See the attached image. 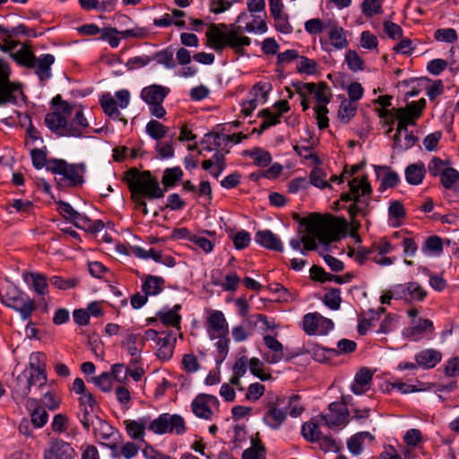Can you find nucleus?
<instances>
[{"label": "nucleus", "mask_w": 459, "mask_h": 459, "mask_svg": "<svg viewBox=\"0 0 459 459\" xmlns=\"http://www.w3.org/2000/svg\"><path fill=\"white\" fill-rule=\"evenodd\" d=\"M73 105L64 103L63 111L55 110L45 116L46 126L59 137H84L87 136L86 130L89 128V122L84 116L82 108L76 109L73 115Z\"/></svg>", "instance_id": "1"}, {"label": "nucleus", "mask_w": 459, "mask_h": 459, "mask_svg": "<svg viewBox=\"0 0 459 459\" xmlns=\"http://www.w3.org/2000/svg\"><path fill=\"white\" fill-rule=\"evenodd\" d=\"M300 224L305 225L310 234H304L301 237L305 250L316 249V238L323 244H330L340 238L341 225L337 219L332 215L321 216L317 213H312L309 217L304 218Z\"/></svg>", "instance_id": "2"}, {"label": "nucleus", "mask_w": 459, "mask_h": 459, "mask_svg": "<svg viewBox=\"0 0 459 459\" xmlns=\"http://www.w3.org/2000/svg\"><path fill=\"white\" fill-rule=\"evenodd\" d=\"M206 37L215 51L219 52L229 47L238 56H245L244 48L251 44L250 38L241 35L240 27H236L234 24H231L227 31H222L216 24L212 23L206 32Z\"/></svg>", "instance_id": "3"}, {"label": "nucleus", "mask_w": 459, "mask_h": 459, "mask_svg": "<svg viewBox=\"0 0 459 459\" xmlns=\"http://www.w3.org/2000/svg\"><path fill=\"white\" fill-rule=\"evenodd\" d=\"M350 191L342 193L341 200L343 202L352 201L348 207V212L351 220L356 216H367L369 212L368 206L370 204L372 187L367 178L359 180L353 178L349 182Z\"/></svg>", "instance_id": "4"}, {"label": "nucleus", "mask_w": 459, "mask_h": 459, "mask_svg": "<svg viewBox=\"0 0 459 459\" xmlns=\"http://www.w3.org/2000/svg\"><path fill=\"white\" fill-rule=\"evenodd\" d=\"M126 180L131 193H137L148 199L164 196L165 190L160 187L157 178L149 170L140 172L135 168L130 169L126 172Z\"/></svg>", "instance_id": "5"}, {"label": "nucleus", "mask_w": 459, "mask_h": 459, "mask_svg": "<svg viewBox=\"0 0 459 459\" xmlns=\"http://www.w3.org/2000/svg\"><path fill=\"white\" fill-rule=\"evenodd\" d=\"M48 171L58 176L56 181L60 188L74 187L83 183L85 166L70 164L63 159H50Z\"/></svg>", "instance_id": "6"}, {"label": "nucleus", "mask_w": 459, "mask_h": 459, "mask_svg": "<svg viewBox=\"0 0 459 459\" xmlns=\"http://www.w3.org/2000/svg\"><path fill=\"white\" fill-rule=\"evenodd\" d=\"M286 396L273 393L268 394L265 403V412L263 421L273 429H278L287 419V412L284 409Z\"/></svg>", "instance_id": "7"}, {"label": "nucleus", "mask_w": 459, "mask_h": 459, "mask_svg": "<svg viewBox=\"0 0 459 459\" xmlns=\"http://www.w3.org/2000/svg\"><path fill=\"white\" fill-rule=\"evenodd\" d=\"M148 429L159 435L165 433L182 435L186 430L184 419L180 415L169 413L160 414L149 423Z\"/></svg>", "instance_id": "8"}, {"label": "nucleus", "mask_w": 459, "mask_h": 459, "mask_svg": "<svg viewBox=\"0 0 459 459\" xmlns=\"http://www.w3.org/2000/svg\"><path fill=\"white\" fill-rule=\"evenodd\" d=\"M99 405L92 394H84L79 398V411L77 417L83 429L87 431L100 420Z\"/></svg>", "instance_id": "9"}, {"label": "nucleus", "mask_w": 459, "mask_h": 459, "mask_svg": "<svg viewBox=\"0 0 459 459\" xmlns=\"http://www.w3.org/2000/svg\"><path fill=\"white\" fill-rule=\"evenodd\" d=\"M92 427L96 439L111 449L114 458H119L118 447L115 442L116 436L118 435L116 429L101 419L98 420Z\"/></svg>", "instance_id": "10"}, {"label": "nucleus", "mask_w": 459, "mask_h": 459, "mask_svg": "<svg viewBox=\"0 0 459 459\" xmlns=\"http://www.w3.org/2000/svg\"><path fill=\"white\" fill-rule=\"evenodd\" d=\"M18 95L23 97L21 86L9 80V67L0 66V105L17 103Z\"/></svg>", "instance_id": "11"}, {"label": "nucleus", "mask_w": 459, "mask_h": 459, "mask_svg": "<svg viewBox=\"0 0 459 459\" xmlns=\"http://www.w3.org/2000/svg\"><path fill=\"white\" fill-rule=\"evenodd\" d=\"M303 330L308 335H325L333 328L331 319L322 316L319 313H308L303 317Z\"/></svg>", "instance_id": "12"}, {"label": "nucleus", "mask_w": 459, "mask_h": 459, "mask_svg": "<svg viewBox=\"0 0 459 459\" xmlns=\"http://www.w3.org/2000/svg\"><path fill=\"white\" fill-rule=\"evenodd\" d=\"M38 385L39 387V380H36L34 376L29 371H22L14 379L12 385V396L17 402L27 401L28 394L31 386Z\"/></svg>", "instance_id": "13"}, {"label": "nucleus", "mask_w": 459, "mask_h": 459, "mask_svg": "<svg viewBox=\"0 0 459 459\" xmlns=\"http://www.w3.org/2000/svg\"><path fill=\"white\" fill-rule=\"evenodd\" d=\"M394 294L396 295V299H403L407 303H412L423 301L427 296V291L420 283L411 281L405 284L394 285Z\"/></svg>", "instance_id": "14"}, {"label": "nucleus", "mask_w": 459, "mask_h": 459, "mask_svg": "<svg viewBox=\"0 0 459 459\" xmlns=\"http://www.w3.org/2000/svg\"><path fill=\"white\" fill-rule=\"evenodd\" d=\"M329 411L319 416L320 423L329 428L339 427L347 422L348 411L344 404L340 403H332L329 404Z\"/></svg>", "instance_id": "15"}, {"label": "nucleus", "mask_w": 459, "mask_h": 459, "mask_svg": "<svg viewBox=\"0 0 459 459\" xmlns=\"http://www.w3.org/2000/svg\"><path fill=\"white\" fill-rule=\"evenodd\" d=\"M74 455L71 445L60 438H51L43 452L44 459H72Z\"/></svg>", "instance_id": "16"}, {"label": "nucleus", "mask_w": 459, "mask_h": 459, "mask_svg": "<svg viewBox=\"0 0 459 459\" xmlns=\"http://www.w3.org/2000/svg\"><path fill=\"white\" fill-rule=\"evenodd\" d=\"M207 331L211 339L217 337H227L229 334V325L221 311L215 310L207 319Z\"/></svg>", "instance_id": "17"}, {"label": "nucleus", "mask_w": 459, "mask_h": 459, "mask_svg": "<svg viewBox=\"0 0 459 459\" xmlns=\"http://www.w3.org/2000/svg\"><path fill=\"white\" fill-rule=\"evenodd\" d=\"M7 307L18 312L23 321L29 320L32 313L37 309L35 301L25 293L12 300V303Z\"/></svg>", "instance_id": "18"}, {"label": "nucleus", "mask_w": 459, "mask_h": 459, "mask_svg": "<svg viewBox=\"0 0 459 459\" xmlns=\"http://www.w3.org/2000/svg\"><path fill=\"white\" fill-rule=\"evenodd\" d=\"M30 368L24 371L31 373L36 380H39V387L46 385L47 384V374H46V363L45 356L42 353L36 352L30 356Z\"/></svg>", "instance_id": "19"}, {"label": "nucleus", "mask_w": 459, "mask_h": 459, "mask_svg": "<svg viewBox=\"0 0 459 459\" xmlns=\"http://www.w3.org/2000/svg\"><path fill=\"white\" fill-rule=\"evenodd\" d=\"M264 342L271 352L264 353V359L269 364H276L280 362L283 357V345L273 336H264Z\"/></svg>", "instance_id": "20"}, {"label": "nucleus", "mask_w": 459, "mask_h": 459, "mask_svg": "<svg viewBox=\"0 0 459 459\" xmlns=\"http://www.w3.org/2000/svg\"><path fill=\"white\" fill-rule=\"evenodd\" d=\"M434 330L433 322L427 318H420L413 325L404 329L403 334L412 341H419L426 333H432Z\"/></svg>", "instance_id": "21"}, {"label": "nucleus", "mask_w": 459, "mask_h": 459, "mask_svg": "<svg viewBox=\"0 0 459 459\" xmlns=\"http://www.w3.org/2000/svg\"><path fill=\"white\" fill-rule=\"evenodd\" d=\"M25 406L30 411L31 423L35 428L39 429L46 425L48 420V413L39 404L37 399H27Z\"/></svg>", "instance_id": "22"}, {"label": "nucleus", "mask_w": 459, "mask_h": 459, "mask_svg": "<svg viewBox=\"0 0 459 459\" xmlns=\"http://www.w3.org/2000/svg\"><path fill=\"white\" fill-rule=\"evenodd\" d=\"M169 90L167 87L152 84L142 90L141 98L150 106L162 103Z\"/></svg>", "instance_id": "23"}, {"label": "nucleus", "mask_w": 459, "mask_h": 459, "mask_svg": "<svg viewBox=\"0 0 459 459\" xmlns=\"http://www.w3.org/2000/svg\"><path fill=\"white\" fill-rule=\"evenodd\" d=\"M255 240L260 246L267 249L278 252L283 250V245L281 239L269 230L257 231L255 235Z\"/></svg>", "instance_id": "24"}, {"label": "nucleus", "mask_w": 459, "mask_h": 459, "mask_svg": "<svg viewBox=\"0 0 459 459\" xmlns=\"http://www.w3.org/2000/svg\"><path fill=\"white\" fill-rule=\"evenodd\" d=\"M55 63V56L51 54H43L35 57L32 68L41 82L51 77V65Z\"/></svg>", "instance_id": "25"}, {"label": "nucleus", "mask_w": 459, "mask_h": 459, "mask_svg": "<svg viewBox=\"0 0 459 459\" xmlns=\"http://www.w3.org/2000/svg\"><path fill=\"white\" fill-rule=\"evenodd\" d=\"M377 179L381 181L379 190L384 191L389 187H394L400 181L398 174L387 166H375Z\"/></svg>", "instance_id": "26"}, {"label": "nucleus", "mask_w": 459, "mask_h": 459, "mask_svg": "<svg viewBox=\"0 0 459 459\" xmlns=\"http://www.w3.org/2000/svg\"><path fill=\"white\" fill-rule=\"evenodd\" d=\"M373 373L367 368L359 369L354 377V381L351 385L352 393L355 394H362L366 393L371 385Z\"/></svg>", "instance_id": "27"}, {"label": "nucleus", "mask_w": 459, "mask_h": 459, "mask_svg": "<svg viewBox=\"0 0 459 459\" xmlns=\"http://www.w3.org/2000/svg\"><path fill=\"white\" fill-rule=\"evenodd\" d=\"M442 359V354L439 351L434 349H426L415 355L417 364L423 368H433Z\"/></svg>", "instance_id": "28"}, {"label": "nucleus", "mask_w": 459, "mask_h": 459, "mask_svg": "<svg viewBox=\"0 0 459 459\" xmlns=\"http://www.w3.org/2000/svg\"><path fill=\"white\" fill-rule=\"evenodd\" d=\"M175 343L176 338L171 332L162 337H159L157 340V357L161 360H169L173 355Z\"/></svg>", "instance_id": "29"}, {"label": "nucleus", "mask_w": 459, "mask_h": 459, "mask_svg": "<svg viewBox=\"0 0 459 459\" xmlns=\"http://www.w3.org/2000/svg\"><path fill=\"white\" fill-rule=\"evenodd\" d=\"M100 102L103 109V112L107 116H108L112 119H118L120 121H123L125 125L127 124V120L124 118L121 112L117 108L116 100L109 93L102 95L101 99L100 100Z\"/></svg>", "instance_id": "30"}, {"label": "nucleus", "mask_w": 459, "mask_h": 459, "mask_svg": "<svg viewBox=\"0 0 459 459\" xmlns=\"http://www.w3.org/2000/svg\"><path fill=\"white\" fill-rule=\"evenodd\" d=\"M181 309L180 304H176L171 309L160 310L157 312V317L167 326L179 327L181 323V316L178 311Z\"/></svg>", "instance_id": "31"}, {"label": "nucleus", "mask_w": 459, "mask_h": 459, "mask_svg": "<svg viewBox=\"0 0 459 459\" xmlns=\"http://www.w3.org/2000/svg\"><path fill=\"white\" fill-rule=\"evenodd\" d=\"M149 417H143L137 420H126L124 421L127 434L133 439H139L143 437L144 429L149 423Z\"/></svg>", "instance_id": "32"}, {"label": "nucleus", "mask_w": 459, "mask_h": 459, "mask_svg": "<svg viewBox=\"0 0 459 459\" xmlns=\"http://www.w3.org/2000/svg\"><path fill=\"white\" fill-rule=\"evenodd\" d=\"M24 281L39 295H45L48 292V282L45 275L39 273L23 274Z\"/></svg>", "instance_id": "33"}, {"label": "nucleus", "mask_w": 459, "mask_h": 459, "mask_svg": "<svg viewBox=\"0 0 459 459\" xmlns=\"http://www.w3.org/2000/svg\"><path fill=\"white\" fill-rule=\"evenodd\" d=\"M426 168L424 163L417 162L410 164L405 169V178L406 181L411 185H420L425 176Z\"/></svg>", "instance_id": "34"}, {"label": "nucleus", "mask_w": 459, "mask_h": 459, "mask_svg": "<svg viewBox=\"0 0 459 459\" xmlns=\"http://www.w3.org/2000/svg\"><path fill=\"white\" fill-rule=\"evenodd\" d=\"M259 92L261 93V98L264 100V101H265L266 92L264 91V86L257 83L252 89V91H251L252 98L242 102L241 112L246 117L251 115V113L256 108L257 98H258Z\"/></svg>", "instance_id": "35"}, {"label": "nucleus", "mask_w": 459, "mask_h": 459, "mask_svg": "<svg viewBox=\"0 0 459 459\" xmlns=\"http://www.w3.org/2000/svg\"><path fill=\"white\" fill-rule=\"evenodd\" d=\"M328 36L332 46L335 49H343L347 48L348 40L345 35V30L342 27L336 24L329 25Z\"/></svg>", "instance_id": "36"}, {"label": "nucleus", "mask_w": 459, "mask_h": 459, "mask_svg": "<svg viewBox=\"0 0 459 459\" xmlns=\"http://www.w3.org/2000/svg\"><path fill=\"white\" fill-rule=\"evenodd\" d=\"M164 279L159 276L148 275L142 285V290L147 296H155L163 290Z\"/></svg>", "instance_id": "37"}, {"label": "nucleus", "mask_w": 459, "mask_h": 459, "mask_svg": "<svg viewBox=\"0 0 459 459\" xmlns=\"http://www.w3.org/2000/svg\"><path fill=\"white\" fill-rule=\"evenodd\" d=\"M245 154L251 157L254 160V164L257 167H267L272 162L270 152L259 147L247 150Z\"/></svg>", "instance_id": "38"}, {"label": "nucleus", "mask_w": 459, "mask_h": 459, "mask_svg": "<svg viewBox=\"0 0 459 459\" xmlns=\"http://www.w3.org/2000/svg\"><path fill=\"white\" fill-rule=\"evenodd\" d=\"M191 407L192 411L196 417L204 420L212 419V411L207 404V401H204V397L196 396L192 402Z\"/></svg>", "instance_id": "39"}, {"label": "nucleus", "mask_w": 459, "mask_h": 459, "mask_svg": "<svg viewBox=\"0 0 459 459\" xmlns=\"http://www.w3.org/2000/svg\"><path fill=\"white\" fill-rule=\"evenodd\" d=\"M128 353L132 357H138L145 344L144 337L141 334L130 333L126 339Z\"/></svg>", "instance_id": "40"}, {"label": "nucleus", "mask_w": 459, "mask_h": 459, "mask_svg": "<svg viewBox=\"0 0 459 459\" xmlns=\"http://www.w3.org/2000/svg\"><path fill=\"white\" fill-rule=\"evenodd\" d=\"M251 442L252 446L243 451L242 459H265L264 447L261 440L252 438Z\"/></svg>", "instance_id": "41"}, {"label": "nucleus", "mask_w": 459, "mask_h": 459, "mask_svg": "<svg viewBox=\"0 0 459 459\" xmlns=\"http://www.w3.org/2000/svg\"><path fill=\"white\" fill-rule=\"evenodd\" d=\"M183 177V171L179 167L168 168L164 170L161 182L167 188L172 187L176 183L181 180Z\"/></svg>", "instance_id": "42"}, {"label": "nucleus", "mask_w": 459, "mask_h": 459, "mask_svg": "<svg viewBox=\"0 0 459 459\" xmlns=\"http://www.w3.org/2000/svg\"><path fill=\"white\" fill-rule=\"evenodd\" d=\"M440 181L445 188L456 190L459 188V172L454 168H448L440 176Z\"/></svg>", "instance_id": "43"}, {"label": "nucleus", "mask_w": 459, "mask_h": 459, "mask_svg": "<svg viewBox=\"0 0 459 459\" xmlns=\"http://www.w3.org/2000/svg\"><path fill=\"white\" fill-rule=\"evenodd\" d=\"M35 55L33 52L28 48L27 47H22L19 50H17L14 54H13V58L20 65L26 66L28 68H32L35 63Z\"/></svg>", "instance_id": "44"}, {"label": "nucleus", "mask_w": 459, "mask_h": 459, "mask_svg": "<svg viewBox=\"0 0 459 459\" xmlns=\"http://www.w3.org/2000/svg\"><path fill=\"white\" fill-rule=\"evenodd\" d=\"M357 105L348 100L341 102L338 110V118L344 124H347L356 114Z\"/></svg>", "instance_id": "45"}, {"label": "nucleus", "mask_w": 459, "mask_h": 459, "mask_svg": "<svg viewBox=\"0 0 459 459\" xmlns=\"http://www.w3.org/2000/svg\"><path fill=\"white\" fill-rule=\"evenodd\" d=\"M301 397L299 394L286 396L284 409H289V414L292 418H297L304 411V407L300 403Z\"/></svg>", "instance_id": "46"}, {"label": "nucleus", "mask_w": 459, "mask_h": 459, "mask_svg": "<svg viewBox=\"0 0 459 459\" xmlns=\"http://www.w3.org/2000/svg\"><path fill=\"white\" fill-rule=\"evenodd\" d=\"M169 128L157 120H151L146 125V133L152 139L159 141L168 133Z\"/></svg>", "instance_id": "47"}, {"label": "nucleus", "mask_w": 459, "mask_h": 459, "mask_svg": "<svg viewBox=\"0 0 459 459\" xmlns=\"http://www.w3.org/2000/svg\"><path fill=\"white\" fill-rule=\"evenodd\" d=\"M327 174L320 168H314L309 174V185L324 189L330 186L329 181L326 179Z\"/></svg>", "instance_id": "48"}, {"label": "nucleus", "mask_w": 459, "mask_h": 459, "mask_svg": "<svg viewBox=\"0 0 459 459\" xmlns=\"http://www.w3.org/2000/svg\"><path fill=\"white\" fill-rule=\"evenodd\" d=\"M30 157L32 160V165L35 169H41L43 168H46V169L48 171L50 159L48 160L46 150L34 148L30 151Z\"/></svg>", "instance_id": "49"}, {"label": "nucleus", "mask_w": 459, "mask_h": 459, "mask_svg": "<svg viewBox=\"0 0 459 459\" xmlns=\"http://www.w3.org/2000/svg\"><path fill=\"white\" fill-rule=\"evenodd\" d=\"M302 435L309 442H317L321 438V431L316 422H305L302 426Z\"/></svg>", "instance_id": "50"}, {"label": "nucleus", "mask_w": 459, "mask_h": 459, "mask_svg": "<svg viewBox=\"0 0 459 459\" xmlns=\"http://www.w3.org/2000/svg\"><path fill=\"white\" fill-rule=\"evenodd\" d=\"M24 292L18 290L15 286L12 284H7L5 288L0 290V299L1 302L7 307L12 303V300H14L17 297H20Z\"/></svg>", "instance_id": "51"}, {"label": "nucleus", "mask_w": 459, "mask_h": 459, "mask_svg": "<svg viewBox=\"0 0 459 459\" xmlns=\"http://www.w3.org/2000/svg\"><path fill=\"white\" fill-rule=\"evenodd\" d=\"M434 39L441 42L454 43L458 39V34L453 28L438 29L434 33Z\"/></svg>", "instance_id": "52"}, {"label": "nucleus", "mask_w": 459, "mask_h": 459, "mask_svg": "<svg viewBox=\"0 0 459 459\" xmlns=\"http://www.w3.org/2000/svg\"><path fill=\"white\" fill-rule=\"evenodd\" d=\"M172 50L167 48L161 51L155 53L153 57L152 58L156 60L158 64L163 65L167 68H174L176 66V63L174 62Z\"/></svg>", "instance_id": "53"}, {"label": "nucleus", "mask_w": 459, "mask_h": 459, "mask_svg": "<svg viewBox=\"0 0 459 459\" xmlns=\"http://www.w3.org/2000/svg\"><path fill=\"white\" fill-rule=\"evenodd\" d=\"M422 250L429 254H439L443 250L442 239L437 236L429 237L422 247Z\"/></svg>", "instance_id": "54"}, {"label": "nucleus", "mask_w": 459, "mask_h": 459, "mask_svg": "<svg viewBox=\"0 0 459 459\" xmlns=\"http://www.w3.org/2000/svg\"><path fill=\"white\" fill-rule=\"evenodd\" d=\"M357 348V343L354 341L349 339H342L337 342V349H327L326 351L333 355H339L341 353H351Z\"/></svg>", "instance_id": "55"}, {"label": "nucleus", "mask_w": 459, "mask_h": 459, "mask_svg": "<svg viewBox=\"0 0 459 459\" xmlns=\"http://www.w3.org/2000/svg\"><path fill=\"white\" fill-rule=\"evenodd\" d=\"M317 63L306 56H300L298 62L297 69L299 73L306 74H315L317 72Z\"/></svg>", "instance_id": "56"}, {"label": "nucleus", "mask_w": 459, "mask_h": 459, "mask_svg": "<svg viewBox=\"0 0 459 459\" xmlns=\"http://www.w3.org/2000/svg\"><path fill=\"white\" fill-rule=\"evenodd\" d=\"M327 90L328 87L325 82H320L318 85L316 84V90L312 93L316 100V107H326L329 103L330 97L326 94Z\"/></svg>", "instance_id": "57"}, {"label": "nucleus", "mask_w": 459, "mask_h": 459, "mask_svg": "<svg viewBox=\"0 0 459 459\" xmlns=\"http://www.w3.org/2000/svg\"><path fill=\"white\" fill-rule=\"evenodd\" d=\"M339 289H331L324 298L325 304L331 309L336 310L340 307L342 298Z\"/></svg>", "instance_id": "58"}, {"label": "nucleus", "mask_w": 459, "mask_h": 459, "mask_svg": "<svg viewBox=\"0 0 459 459\" xmlns=\"http://www.w3.org/2000/svg\"><path fill=\"white\" fill-rule=\"evenodd\" d=\"M448 168L447 162L437 157L432 158L428 165V169L433 177H440Z\"/></svg>", "instance_id": "59"}, {"label": "nucleus", "mask_w": 459, "mask_h": 459, "mask_svg": "<svg viewBox=\"0 0 459 459\" xmlns=\"http://www.w3.org/2000/svg\"><path fill=\"white\" fill-rule=\"evenodd\" d=\"M345 60L351 71H360L364 69V62L354 50H349L345 55Z\"/></svg>", "instance_id": "60"}, {"label": "nucleus", "mask_w": 459, "mask_h": 459, "mask_svg": "<svg viewBox=\"0 0 459 459\" xmlns=\"http://www.w3.org/2000/svg\"><path fill=\"white\" fill-rule=\"evenodd\" d=\"M91 380L103 392H109L112 389V377L108 372H103Z\"/></svg>", "instance_id": "61"}, {"label": "nucleus", "mask_w": 459, "mask_h": 459, "mask_svg": "<svg viewBox=\"0 0 459 459\" xmlns=\"http://www.w3.org/2000/svg\"><path fill=\"white\" fill-rule=\"evenodd\" d=\"M251 373L262 381L270 379L269 374L263 372V362L257 358H252L247 361Z\"/></svg>", "instance_id": "62"}, {"label": "nucleus", "mask_w": 459, "mask_h": 459, "mask_svg": "<svg viewBox=\"0 0 459 459\" xmlns=\"http://www.w3.org/2000/svg\"><path fill=\"white\" fill-rule=\"evenodd\" d=\"M188 239L205 253H211L213 249V241L203 236L191 235L188 237Z\"/></svg>", "instance_id": "63"}, {"label": "nucleus", "mask_w": 459, "mask_h": 459, "mask_svg": "<svg viewBox=\"0 0 459 459\" xmlns=\"http://www.w3.org/2000/svg\"><path fill=\"white\" fill-rule=\"evenodd\" d=\"M361 8L362 13L368 17H372L381 13L382 10L381 4L377 0H364Z\"/></svg>", "instance_id": "64"}]
</instances>
